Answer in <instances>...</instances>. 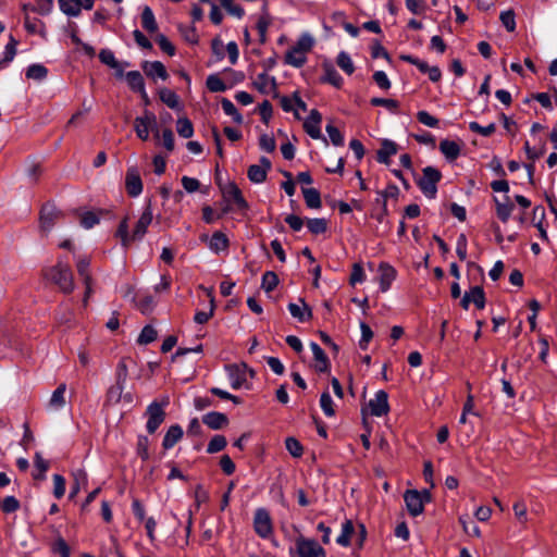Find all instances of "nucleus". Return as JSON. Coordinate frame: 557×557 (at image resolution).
<instances>
[{"mask_svg": "<svg viewBox=\"0 0 557 557\" xmlns=\"http://www.w3.org/2000/svg\"><path fill=\"white\" fill-rule=\"evenodd\" d=\"M169 404V398L165 397L162 403L153 400L150 403L146 409L145 416L147 417L146 430L149 434L156 433L159 426L165 420V410L164 408Z\"/></svg>", "mask_w": 557, "mask_h": 557, "instance_id": "7ed1b4c3", "label": "nucleus"}, {"mask_svg": "<svg viewBox=\"0 0 557 557\" xmlns=\"http://www.w3.org/2000/svg\"><path fill=\"white\" fill-rule=\"evenodd\" d=\"M288 311L290 315L299 322L308 321L312 317L311 308L301 298L298 304L290 302L288 305Z\"/></svg>", "mask_w": 557, "mask_h": 557, "instance_id": "aec40b11", "label": "nucleus"}, {"mask_svg": "<svg viewBox=\"0 0 557 557\" xmlns=\"http://www.w3.org/2000/svg\"><path fill=\"white\" fill-rule=\"evenodd\" d=\"M441 178L442 174L437 169L433 166H425L422 170V176L418 180L417 184L426 198L434 199L437 194V184Z\"/></svg>", "mask_w": 557, "mask_h": 557, "instance_id": "20e7f679", "label": "nucleus"}, {"mask_svg": "<svg viewBox=\"0 0 557 557\" xmlns=\"http://www.w3.org/2000/svg\"><path fill=\"white\" fill-rule=\"evenodd\" d=\"M397 153V145L389 139H384L381 144V148L377 151V161L380 163L387 164L389 158Z\"/></svg>", "mask_w": 557, "mask_h": 557, "instance_id": "bb28decb", "label": "nucleus"}, {"mask_svg": "<svg viewBox=\"0 0 557 557\" xmlns=\"http://www.w3.org/2000/svg\"><path fill=\"white\" fill-rule=\"evenodd\" d=\"M226 444V438L223 435H214L207 446V453L214 454L221 451L225 448Z\"/></svg>", "mask_w": 557, "mask_h": 557, "instance_id": "864d4df0", "label": "nucleus"}, {"mask_svg": "<svg viewBox=\"0 0 557 557\" xmlns=\"http://www.w3.org/2000/svg\"><path fill=\"white\" fill-rule=\"evenodd\" d=\"M65 391L66 384L61 383L52 393L49 400V408L52 410H61L65 406Z\"/></svg>", "mask_w": 557, "mask_h": 557, "instance_id": "a878e982", "label": "nucleus"}, {"mask_svg": "<svg viewBox=\"0 0 557 557\" xmlns=\"http://www.w3.org/2000/svg\"><path fill=\"white\" fill-rule=\"evenodd\" d=\"M72 475L74 482L71 486L70 498L75 497L81 491V488L85 487L88 482L87 473L83 469H76L75 471H73Z\"/></svg>", "mask_w": 557, "mask_h": 557, "instance_id": "c85d7f7f", "label": "nucleus"}, {"mask_svg": "<svg viewBox=\"0 0 557 557\" xmlns=\"http://www.w3.org/2000/svg\"><path fill=\"white\" fill-rule=\"evenodd\" d=\"M355 529H354V524L350 520H346L345 522H343L342 524V532L341 534L336 537V543L341 546H348L349 543H350V537H351V534L354 533Z\"/></svg>", "mask_w": 557, "mask_h": 557, "instance_id": "f704fd0d", "label": "nucleus"}, {"mask_svg": "<svg viewBox=\"0 0 557 557\" xmlns=\"http://www.w3.org/2000/svg\"><path fill=\"white\" fill-rule=\"evenodd\" d=\"M360 331H361V338L359 341V347L362 350H366L368 348L370 341L373 337V332H372L371 327L366 322H360Z\"/></svg>", "mask_w": 557, "mask_h": 557, "instance_id": "052dcab7", "label": "nucleus"}, {"mask_svg": "<svg viewBox=\"0 0 557 557\" xmlns=\"http://www.w3.org/2000/svg\"><path fill=\"white\" fill-rule=\"evenodd\" d=\"M35 468L39 471V473H34L35 479H44L45 473L49 469V462L45 460L40 453H36L34 457Z\"/></svg>", "mask_w": 557, "mask_h": 557, "instance_id": "6e6d98bb", "label": "nucleus"}, {"mask_svg": "<svg viewBox=\"0 0 557 557\" xmlns=\"http://www.w3.org/2000/svg\"><path fill=\"white\" fill-rule=\"evenodd\" d=\"M53 495L60 499L65 494V479L61 474H53Z\"/></svg>", "mask_w": 557, "mask_h": 557, "instance_id": "338daca9", "label": "nucleus"}, {"mask_svg": "<svg viewBox=\"0 0 557 557\" xmlns=\"http://www.w3.org/2000/svg\"><path fill=\"white\" fill-rule=\"evenodd\" d=\"M157 336H158L157 331L151 325H146L141 330L137 342L141 345H147V344L154 342L157 339Z\"/></svg>", "mask_w": 557, "mask_h": 557, "instance_id": "603ef678", "label": "nucleus"}, {"mask_svg": "<svg viewBox=\"0 0 557 557\" xmlns=\"http://www.w3.org/2000/svg\"><path fill=\"white\" fill-rule=\"evenodd\" d=\"M368 407L370 409L371 416H386L389 411L387 393L383 389L377 391L374 395V398L369 400Z\"/></svg>", "mask_w": 557, "mask_h": 557, "instance_id": "9b49d317", "label": "nucleus"}, {"mask_svg": "<svg viewBox=\"0 0 557 557\" xmlns=\"http://www.w3.org/2000/svg\"><path fill=\"white\" fill-rule=\"evenodd\" d=\"M253 530L261 539H269L272 535V519L265 508H258L255 511Z\"/></svg>", "mask_w": 557, "mask_h": 557, "instance_id": "1a4fd4ad", "label": "nucleus"}, {"mask_svg": "<svg viewBox=\"0 0 557 557\" xmlns=\"http://www.w3.org/2000/svg\"><path fill=\"white\" fill-rule=\"evenodd\" d=\"M263 9H264V12H263L262 15L259 16L258 22H257V29H258L261 42L265 41V39H267V32H268V28H269V26L271 25V22H272L271 16L265 11V5L263 7Z\"/></svg>", "mask_w": 557, "mask_h": 557, "instance_id": "ea45409f", "label": "nucleus"}, {"mask_svg": "<svg viewBox=\"0 0 557 557\" xmlns=\"http://www.w3.org/2000/svg\"><path fill=\"white\" fill-rule=\"evenodd\" d=\"M124 389L125 385L115 382V384L109 387L107 392V401L110 404L120 403L123 397Z\"/></svg>", "mask_w": 557, "mask_h": 557, "instance_id": "49530a36", "label": "nucleus"}, {"mask_svg": "<svg viewBox=\"0 0 557 557\" xmlns=\"http://www.w3.org/2000/svg\"><path fill=\"white\" fill-rule=\"evenodd\" d=\"M440 150L447 160L454 161L460 154V145L454 140L444 139L440 143Z\"/></svg>", "mask_w": 557, "mask_h": 557, "instance_id": "cd10ccee", "label": "nucleus"}, {"mask_svg": "<svg viewBox=\"0 0 557 557\" xmlns=\"http://www.w3.org/2000/svg\"><path fill=\"white\" fill-rule=\"evenodd\" d=\"M494 203H495V208H496V215L497 218L506 223L511 213H512V210H513V205L512 202L510 201V198L508 195H505L503 197V199H499L497 197H494Z\"/></svg>", "mask_w": 557, "mask_h": 557, "instance_id": "6ab92c4d", "label": "nucleus"}, {"mask_svg": "<svg viewBox=\"0 0 557 557\" xmlns=\"http://www.w3.org/2000/svg\"><path fill=\"white\" fill-rule=\"evenodd\" d=\"M459 522L461 523L462 529L467 534L478 537L481 535L479 527L473 521H471L468 516H461L459 518Z\"/></svg>", "mask_w": 557, "mask_h": 557, "instance_id": "13d9d810", "label": "nucleus"}, {"mask_svg": "<svg viewBox=\"0 0 557 557\" xmlns=\"http://www.w3.org/2000/svg\"><path fill=\"white\" fill-rule=\"evenodd\" d=\"M259 147L261 150L265 151V152H273L276 148V143H275V139L272 135H269V134H262L260 137H259Z\"/></svg>", "mask_w": 557, "mask_h": 557, "instance_id": "69168bd1", "label": "nucleus"}, {"mask_svg": "<svg viewBox=\"0 0 557 557\" xmlns=\"http://www.w3.org/2000/svg\"><path fill=\"white\" fill-rule=\"evenodd\" d=\"M221 106H222L224 113L228 116H232L233 121L236 124L243 123V121H244L243 115L238 112V110L236 109V107L230 99L223 98L221 100Z\"/></svg>", "mask_w": 557, "mask_h": 557, "instance_id": "e433bc0d", "label": "nucleus"}, {"mask_svg": "<svg viewBox=\"0 0 557 557\" xmlns=\"http://www.w3.org/2000/svg\"><path fill=\"white\" fill-rule=\"evenodd\" d=\"M278 284L277 275L272 271H267L262 275L261 287L267 292H272Z\"/></svg>", "mask_w": 557, "mask_h": 557, "instance_id": "8fccbe9b", "label": "nucleus"}, {"mask_svg": "<svg viewBox=\"0 0 557 557\" xmlns=\"http://www.w3.org/2000/svg\"><path fill=\"white\" fill-rule=\"evenodd\" d=\"M292 557H325V550L314 540L299 536L296 539L295 549L290 548Z\"/></svg>", "mask_w": 557, "mask_h": 557, "instance_id": "39448f33", "label": "nucleus"}, {"mask_svg": "<svg viewBox=\"0 0 557 557\" xmlns=\"http://www.w3.org/2000/svg\"><path fill=\"white\" fill-rule=\"evenodd\" d=\"M134 128L136 132V135L141 140H147L149 138V132L154 131L156 137L159 138V131L157 125V117L156 115L150 111H145V113L141 116H137L134 121Z\"/></svg>", "mask_w": 557, "mask_h": 557, "instance_id": "6e6552de", "label": "nucleus"}, {"mask_svg": "<svg viewBox=\"0 0 557 557\" xmlns=\"http://www.w3.org/2000/svg\"><path fill=\"white\" fill-rule=\"evenodd\" d=\"M143 70L149 77L161 78L163 81L168 78V72L165 70V66L160 61H146L143 64Z\"/></svg>", "mask_w": 557, "mask_h": 557, "instance_id": "5701e85b", "label": "nucleus"}, {"mask_svg": "<svg viewBox=\"0 0 557 557\" xmlns=\"http://www.w3.org/2000/svg\"><path fill=\"white\" fill-rule=\"evenodd\" d=\"M207 88L212 92H223L227 89L225 83L218 74H210L206 81Z\"/></svg>", "mask_w": 557, "mask_h": 557, "instance_id": "79ce46f5", "label": "nucleus"}, {"mask_svg": "<svg viewBox=\"0 0 557 557\" xmlns=\"http://www.w3.org/2000/svg\"><path fill=\"white\" fill-rule=\"evenodd\" d=\"M141 25L149 33H154V32L158 30V23L156 21L153 11L148 5H146L143 9V12H141Z\"/></svg>", "mask_w": 557, "mask_h": 557, "instance_id": "473e14b6", "label": "nucleus"}, {"mask_svg": "<svg viewBox=\"0 0 557 557\" xmlns=\"http://www.w3.org/2000/svg\"><path fill=\"white\" fill-rule=\"evenodd\" d=\"M183 429L178 424L171 425L162 441V446L164 449H171L176 445V443L183 437Z\"/></svg>", "mask_w": 557, "mask_h": 557, "instance_id": "393cba45", "label": "nucleus"}, {"mask_svg": "<svg viewBox=\"0 0 557 557\" xmlns=\"http://www.w3.org/2000/svg\"><path fill=\"white\" fill-rule=\"evenodd\" d=\"M224 370L233 389H239L245 385L247 381V373H249L251 377L255 375V371L249 369L246 363L226 364Z\"/></svg>", "mask_w": 557, "mask_h": 557, "instance_id": "0eeeda50", "label": "nucleus"}, {"mask_svg": "<svg viewBox=\"0 0 557 557\" xmlns=\"http://www.w3.org/2000/svg\"><path fill=\"white\" fill-rule=\"evenodd\" d=\"M325 131L334 146L341 147L344 145V136L337 127L332 124H327Z\"/></svg>", "mask_w": 557, "mask_h": 557, "instance_id": "e2e57ef3", "label": "nucleus"}, {"mask_svg": "<svg viewBox=\"0 0 557 557\" xmlns=\"http://www.w3.org/2000/svg\"><path fill=\"white\" fill-rule=\"evenodd\" d=\"M125 188L131 197H138L143 193V182L136 166H129L125 176Z\"/></svg>", "mask_w": 557, "mask_h": 557, "instance_id": "f8f14e48", "label": "nucleus"}, {"mask_svg": "<svg viewBox=\"0 0 557 557\" xmlns=\"http://www.w3.org/2000/svg\"><path fill=\"white\" fill-rule=\"evenodd\" d=\"M220 4L227 11L228 14L242 18L245 14L244 9L239 5L234 3V0H220Z\"/></svg>", "mask_w": 557, "mask_h": 557, "instance_id": "5fc2aeb1", "label": "nucleus"}, {"mask_svg": "<svg viewBox=\"0 0 557 557\" xmlns=\"http://www.w3.org/2000/svg\"><path fill=\"white\" fill-rule=\"evenodd\" d=\"M152 219H153L152 208H151V205L148 203L144 208V211L141 212V214L134 227V231L132 233V240H139L145 236V234L147 233L148 226L152 222Z\"/></svg>", "mask_w": 557, "mask_h": 557, "instance_id": "ddd939ff", "label": "nucleus"}, {"mask_svg": "<svg viewBox=\"0 0 557 557\" xmlns=\"http://www.w3.org/2000/svg\"><path fill=\"white\" fill-rule=\"evenodd\" d=\"M176 131L183 138H190L194 135V127L187 117H180L176 123Z\"/></svg>", "mask_w": 557, "mask_h": 557, "instance_id": "c03bdc74", "label": "nucleus"}, {"mask_svg": "<svg viewBox=\"0 0 557 557\" xmlns=\"http://www.w3.org/2000/svg\"><path fill=\"white\" fill-rule=\"evenodd\" d=\"M334 403L329 392H323L320 397V406L326 417H333L335 410L333 407Z\"/></svg>", "mask_w": 557, "mask_h": 557, "instance_id": "3c124183", "label": "nucleus"}, {"mask_svg": "<svg viewBox=\"0 0 557 557\" xmlns=\"http://www.w3.org/2000/svg\"><path fill=\"white\" fill-rule=\"evenodd\" d=\"M468 294H470L471 302H473L478 309L485 307V294L482 287L473 286Z\"/></svg>", "mask_w": 557, "mask_h": 557, "instance_id": "09e8293b", "label": "nucleus"}, {"mask_svg": "<svg viewBox=\"0 0 557 557\" xmlns=\"http://www.w3.org/2000/svg\"><path fill=\"white\" fill-rule=\"evenodd\" d=\"M90 259L86 256H78L76 259V269L78 275L82 277L83 283L87 286V294L92 293L91 275H90Z\"/></svg>", "mask_w": 557, "mask_h": 557, "instance_id": "f3484780", "label": "nucleus"}, {"mask_svg": "<svg viewBox=\"0 0 557 557\" xmlns=\"http://www.w3.org/2000/svg\"><path fill=\"white\" fill-rule=\"evenodd\" d=\"M47 75V67L39 63L30 64L26 70V77L29 79L42 81Z\"/></svg>", "mask_w": 557, "mask_h": 557, "instance_id": "58836bf2", "label": "nucleus"}, {"mask_svg": "<svg viewBox=\"0 0 557 557\" xmlns=\"http://www.w3.org/2000/svg\"><path fill=\"white\" fill-rule=\"evenodd\" d=\"M253 87L261 94H270L276 88V79L267 73H260L253 82Z\"/></svg>", "mask_w": 557, "mask_h": 557, "instance_id": "412c9836", "label": "nucleus"}, {"mask_svg": "<svg viewBox=\"0 0 557 557\" xmlns=\"http://www.w3.org/2000/svg\"><path fill=\"white\" fill-rule=\"evenodd\" d=\"M324 82L332 84L335 87H341L343 84V77L334 69L332 64H324Z\"/></svg>", "mask_w": 557, "mask_h": 557, "instance_id": "4c0bfd02", "label": "nucleus"}, {"mask_svg": "<svg viewBox=\"0 0 557 557\" xmlns=\"http://www.w3.org/2000/svg\"><path fill=\"white\" fill-rule=\"evenodd\" d=\"M302 194L307 207L311 209H318L321 207L320 193L315 188H305Z\"/></svg>", "mask_w": 557, "mask_h": 557, "instance_id": "c9c22d12", "label": "nucleus"}, {"mask_svg": "<svg viewBox=\"0 0 557 557\" xmlns=\"http://www.w3.org/2000/svg\"><path fill=\"white\" fill-rule=\"evenodd\" d=\"M178 30L184 39L189 44L198 42V35L196 33V28L193 25H178Z\"/></svg>", "mask_w": 557, "mask_h": 557, "instance_id": "bf43d9fd", "label": "nucleus"}, {"mask_svg": "<svg viewBox=\"0 0 557 557\" xmlns=\"http://www.w3.org/2000/svg\"><path fill=\"white\" fill-rule=\"evenodd\" d=\"M469 128L474 133H478L484 137H488L495 132L496 126L494 123H491L486 126H482L478 122H470Z\"/></svg>", "mask_w": 557, "mask_h": 557, "instance_id": "0e129e2a", "label": "nucleus"}, {"mask_svg": "<svg viewBox=\"0 0 557 557\" xmlns=\"http://www.w3.org/2000/svg\"><path fill=\"white\" fill-rule=\"evenodd\" d=\"M307 62V55L296 49L295 47H290L285 54V63L292 65L294 67H301Z\"/></svg>", "mask_w": 557, "mask_h": 557, "instance_id": "2f4dec72", "label": "nucleus"}, {"mask_svg": "<svg viewBox=\"0 0 557 557\" xmlns=\"http://www.w3.org/2000/svg\"><path fill=\"white\" fill-rule=\"evenodd\" d=\"M337 65L348 75L355 71L354 62L346 51H341L336 59Z\"/></svg>", "mask_w": 557, "mask_h": 557, "instance_id": "a18cd8bd", "label": "nucleus"}, {"mask_svg": "<svg viewBox=\"0 0 557 557\" xmlns=\"http://www.w3.org/2000/svg\"><path fill=\"white\" fill-rule=\"evenodd\" d=\"M310 348L315 360V370L318 372H326L329 370L330 362L324 350L314 342L310 343Z\"/></svg>", "mask_w": 557, "mask_h": 557, "instance_id": "b1692460", "label": "nucleus"}, {"mask_svg": "<svg viewBox=\"0 0 557 557\" xmlns=\"http://www.w3.org/2000/svg\"><path fill=\"white\" fill-rule=\"evenodd\" d=\"M321 113L313 109L310 111L308 117L304 122V129L311 138L323 139V141L326 144V138L323 137L321 133Z\"/></svg>", "mask_w": 557, "mask_h": 557, "instance_id": "9d476101", "label": "nucleus"}, {"mask_svg": "<svg viewBox=\"0 0 557 557\" xmlns=\"http://www.w3.org/2000/svg\"><path fill=\"white\" fill-rule=\"evenodd\" d=\"M285 446H286V449L287 451L293 456V457H300L304 453V448H302V445L300 444V442L298 440H296L295 437H287L286 441H285Z\"/></svg>", "mask_w": 557, "mask_h": 557, "instance_id": "680f3d73", "label": "nucleus"}, {"mask_svg": "<svg viewBox=\"0 0 557 557\" xmlns=\"http://www.w3.org/2000/svg\"><path fill=\"white\" fill-rule=\"evenodd\" d=\"M220 188L223 202L225 203L222 209L223 213L232 211L233 206H235L238 211H246L248 209V202L245 200L240 189L235 183L230 182Z\"/></svg>", "mask_w": 557, "mask_h": 557, "instance_id": "f03ea898", "label": "nucleus"}, {"mask_svg": "<svg viewBox=\"0 0 557 557\" xmlns=\"http://www.w3.org/2000/svg\"><path fill=\"white\" fill-rule=\"evenodd\" d=\"M17 40L13 36H10L9 42L5 45L0 59V69L7 67L14 59L16 54Z\"/></svg>", "mask_w": 557, "mask_h": 557, "instance_id": "7c9ffc66", "label": "nucleus"}, {"mask_svg": "<svg viewBox=\"0 0 557 557\" xmlns=\"http://www.w3.org/2000/svg\"><path fill=\"white\" fill-rule=\"evenodd\" d=\"M380 274V289L385 293L391 288L392 283L396 278V270L388 263H381L379 265Z\"/></svg>", "mask_w": 557, "mask_h": 557, "instance_id": "a211bd4d", "label": "nucleus"}, {"mask_svg": "<svg viewBox=\"0 0 557 557\" xmlns=\"http://www.w3.org/2000/svg\"><path fill=\"white\" fill-rule=\"evenodd\" d=\"M404 500L409 513L417 517L423 512L424 505L431 502V493L429 490H409L404 494Z\"/></svg>", "mask_w": 557, "mask_h": 557, "instance_id": "423d86ee", "label": "nucleus"}, {"mask_svg": "<svg viewBox=\"0 0 557 557\" xmlns=\"http://www.w3.org/2000/svg\"><path fill=\"white\" fill-rule=\"evenodd\" d=\"M313 45V37L310 34L305 33L298 38L297 42L293 47L307 55V53L312 49Z\"/></svg>", "mask_w": 557, "mask_h": 557, "instance_id": "de8ad7c7", "label": "nucleus"}, {"mask_svg": "<svg viewBox=\"0 0 557 557\" xmlns=\"http://www.w3.org/2000/svg\"><path fill=\"white\" fill-rule=\"evenodd\" d=\"M160 99L163 103H165L169 108L177 110L180 109V99L178 96L169 88H162L159 91Z\"/></svg>", "mask_w": 557, "mask_h": 557, "instance_id": "72a5a7b5", "label": "nucleus"}, {"mask_svg": "<svg viewBox=\"0 0 557 557\" xmlns=\"http://www.w3.org/2000/svg\"><path fill=\"white\" fill-rule=\"evenodd\" d=\"M125 79L133 91L138 92L143 99H148V95L145 88V81L139 71L127 72L125 74Z\"/></svg>", "mask_w": 557, "mask_h": 557, "instance_id": "dca6fc26", "label": "nucleus"}, {"mask_svg": "<svg viewBox=\"0 0 557 557\" xmlns=\"http://www.w3.org/2000/svg\"><path fill=\"white\" fill-rule=\"evenodd\" d=\"M307 227L312 234L319 235L326 232L327 221L323 218L308 219Z\"/></svg>", "mask_w": 557, "mask_h": 557, "instance_id": "37998d69", "label": "nucleus"}, {"mask_svg": "<svg viewBox=\"0 0 557 557\" xmlns=\"http://www.w3.org/2000/svg\"><path fill=\"white\" fill-rule=\"evenodd\" d=\"M47 277L58 285L64 294H71L74 290L73 273L66 261L60 259L55 265L48 270Z\"/></svg>", "mask_w": 557, "mask_h": 557, "instance_id": "f257e3e1", "label": "nucleus"}, {"mask_svg": "<svg viewBox=\"0 0 557 557\" xmlns=\"http://www.w3.org/2000/svg\"><path fill=\"white\" fill-rule=\"evenodd\" d=\"M202 422L211 430H220L228 422L226 414L219 411H210L202 417Z\"/></svg>", "mask_w": 557, "mask_h": 557, "instance_id": "4be33fe9", "label": "nucleus"}, {"mask_svg": "<svg viewBox=\"0 0 557 557\" xmlns=\"http://www.w3.org/2000/svg\"><path fill=\"white\" fill-rule=\"evenodd\" d=\"M504 27L508 32H513L516 29V18L515 13L511 10L503 11L499 16Z\"/></svg>", "mask_w": 557, "mask_h": 557, "instance_id": "774afa93", "label": "nucleus"}, {"mask_svg": "<svg viewBox=\"0 0 557 557\" xmlns=\"http://www.w3.org/2000/svg\"><path fill=\"white\" fill-rule=\"evenodd\" d=\"M57 215H58V211L55 210V208L53 206H50V205L44 206L41 209V212H40L41 228L45 231H49L52 227Z\"/></svg>", "mask_w": 557, "mask_h": 557, "instance_id": "c756f323", "label": "nucleus"}, {"mask_svg": "<svg viewBox=\"0 0 557 557\" xmlns=\"http://www.w3.org/2000/svg\"><path fill=\"white\" fill-rule=\"evenodd\" d=\"M270 169L271 161L267 157H261L260 164H252L248 168V178L255 184H261L267 180V174Z\"/></svg>", "mask_w": 557, "mask_h": 557, "instance_id": "4468645a", "label": "nucleus"}, {"mask_svg": "<svg viewBox=\"0 0 557 557\" xmlns=\"http://www.w3.org/2000/svg\"><path fill=\"white\" fill-rule=\"evenodd\" d=\"M200 239L208 243V248L214 253H221L226 251L230 246V240L226 235L220 231H216L209 238L208 235H201Z\"/></svg>", "mask_w": 557, "mask_h": 557, "instance_id": "2eb2a0df", "label": "nucleus"}, {"mask_svg": "<svg viewBox=\"0 0 557 557\" xmlns=\"http://www.w3.org/2000/svg\"><path fill=\"white\" fill-rule=\"evenodd\" d=\"M60 10L67 16H78L81 10L77 4V0H58Z\"/></svg>", "mask_w": 557, "mask_h": 557, "instance_id": "a19ab883", "label": "nucleus"}, {"mask_svg": "<svg viewBox=\"0 0 557 557\" xmlns=\"http://www.w3.org/2000/svg\"><path fill=\"white\" fill-rule=\"evenodd\" d=\"M99 60L111 69L119 67V61L110 49H101L99 52Z\"/></svg>", "mask_w": 557, "mask_h": 557, "instance_id": "4d7b16f0", "label": "nucleus"}]
</instances>
